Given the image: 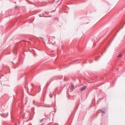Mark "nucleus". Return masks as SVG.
Here are the masks:
<instances>
[{
  "instance_id": "1",
  "label": "nucleus",
  "mask_w": 125,
  "mask_h": 125,
  "mask_svg": "<svg viewBox=\"0 0 125 125\" xmlns=\"http://www.w3.org/2000/svg\"><path fill=\"white\" fill-rule=\"evenodd\" d=\"M86 87V86H84L83 87H81V91H83L84 90H85Z\"/></svg>"
},
{
  "instance_id": "2",
  "label": "nucleus",
  "mask_w": 125,
  "mask_h": 125,
  "mask_svg": "<svg viewBox=\"0 0 125 125\" xmlns=\"http://www.w3.org/2000/svg\"><path fill=\"white\" fill-rule=\"evenodd\" d=\"M71 89H74V85L73 84H71Z\"/></svg>"
},
{
  "instance_id": "3",
  "label": "nucleus",
  "mask_w": 125,
  "mask_h": 125,
  "mask_svg": "<svg viewBox=\"0 0 125 125\" xmlns=\"http://www.w3.org/2000/svg\"><path fill=\"white\" fill-rule=\"evenodd\" d=\"M122 56V55L121 54H119L118 56V57H121Z\"/></svg>"
},
{
  "instance_id": "4",
  "label": "nucleus",
  "mask_w": 125,
  "mask_h": 125,
  "mask_svg": "<svg viewBox=\"0 0 125 125\" xmlns=\"http://www.w3.org/2000/svg\"><path fill=\"white\" fill-rule=\"evenodd\" d=\"M13 53L14 54V53L15 51H13Z\"/></svg>"
},
{
  "instance_id": "5",
  "label": "nucleus",
  "mask_w": 125,
  "mask_h": 125,
  "mask_svg": "<svg viewBox=\"0 0 125 125\" xmlns=\"http://www.w3.org/2000/svg\"><path fill=\"white\" fill-rule=\"evenodd\" d=\"M17 6H16V7H15V8H17Z\"/></svg>"
}]
</instances>
